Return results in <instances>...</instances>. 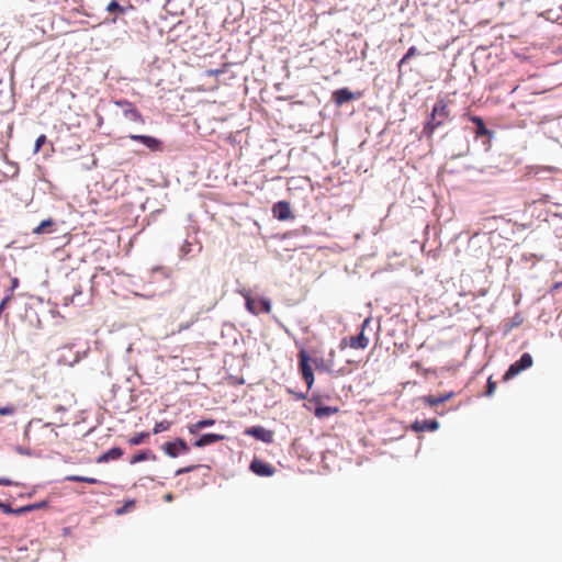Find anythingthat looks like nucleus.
<instances>
[{"instance_id":"36","label":"nucleus","mask_w":562,"mask_h":562,"mask_svg":"<svg viewBox=\"0 0 562 562\" xmlns=\"http://www.w3.org/2000/svg\"><path fill=\"white\" fill-rule=\"evenodd\" d=\"M201 465L200 464H193V465H188V467H184V468H180L176 471V475H181V474H186V473H189V472H192L194 471L195 469L200 468Z\"/></svg>"},{"instance_id":"42","label":"nucleus","mask_w":562,"mask_h":562,"mask_svg":"<svg viewBox=\"0 0 562 562\" xmlns=\"http://www.w3.org/2000/svg\"><path fill=\"white\" fill-rule=\"evenodd\" d=\"M296 397H297L299 400H304V398L306 397V395H305V394H303V393H301V394H297V395H296Z\"/></svg>"},{"instance_id":"47","label":"nucleus","mask_w":562,"mask_h":562,"mask_svg":"<svg viewBox=\"0 0 562 562\" xmlns=\"http://www.w3.org/2000/svg\"><path fill=\"white\" fill-rule=\"evenodd\" d=\"M142 296H144V297H146V299H150V297H153V295H144V294H142Z\"/></svg>"},{"instance_id":"26","label":"nucleus","mask_w":562,"mask_h":562,"mask_svg":"<svg viewBox=\"0 0 562 562\" xmlns=\"http://www.w3.org/2000/svg\"><path fill=\"white\" fill-rule=\"evenodd\" d=\"M66 480L69 482H83L88 484H97L99 481L94 477L81 476V475H68Z\"/></svg>"},{"instance_id":"40","label":"nucleus","mask_w":562,"mask_h":562,"mask_svg":"<svg viewBox=\"0 0 562 562\" xmlns=\"http://www.w3.org/2000/svg\"><path fill=\"white\" fill-rule=\"evenodd\" d=\"M453 396V393L452 392H449V393H446L443 395H440L441 400H442V403L449 401L451 397Z\"/></svg>"},{"instance_id":"25","label":"nucleus","mask_w":562,"mask_h":562,"mask_svg":"<svg viewBox=\"0 0 562 562\" xmlns=\"http://www.w3.org/2000/svg\"><path fill=\"white\" fill-rule=\"evenodd\" d=\"M127 9L128 8L121 5L116 0H112L106 7L108 12L116 14H125Z\"/></svg>"},{"instance_id":"20","label":"nucleus","mask_w":562,"mask_h":562,"mask_svg":"<svg viewBox=\"0 0 562 562\" xmlns=\"http://www.w3.org/2000/svg\"><path fill=\"white\" fill-rule=\"evenodd\" d=\"M153 278L155 279H170L173 278V270L168 267H156L151 269Z\"/></svg>"},{"instance_id":"37","label":"nucleus","mask_w":562,"mask_h":562,"mask_svg":"<svg viewBox=\"0 0 562 562\" xmlns=\"http://www.w3.org/2000/svg\"><path fill=\"white\" fill-rule=\"evenodd\" d=\"M46 136L43 134V135H40L36 140H35V145H34V153H37L40 151V149L42 148V146L46 143Z\"/></svg>"},{"instance_id":"4","label":"nucleus","mask_w":562,"mask_h":562,"mask_svg":"<svg viewBox=\"0 0 562 562\" xmlns=\"http://www.w3.org/2000/svg\"><path fill=\"white\" fill-rule=\"evenodd\" d=\"M533 363V359L530 353L525 352L521 355L520 359L512 363L508 370L503 375V381H509L521 371L529 369Z\"/></svg>"},{"instance_id":"19","label":"nucleus","mask_w":562,"mask_h":562,"mask_svg":"<svg viewBox=\"0 0 562 562\" xmlns=\"http://www.w3.org/2000/svg\"><path fill=\"white\" fill-rule=\"evenodd\" d=\"M214 424H215V420L212 419V418L201 419V420L196 422L195 424H190L188 426V430H189L190 434L195 435L201 429H203L205 427H211Z\"/></svg>"},{"instance_id":"24","label":"nucleus","mask_w":562,"mask_h":562,"mask_svg":"<svg viewBox=\"0 0 562 562\" xmlns=\"http://www.w3.org/2000/svg\"><path fill=\"white\" fill-rule=\"evenodd\" d=\"M150 459L151 460L156 459L155 454H153L151 451H149V450L140 451L132 457L131 463L135 464V463L142 462L145 460H150Z\"/></svg>"},{"instance_id":"28","label":"nucleus","mask_w":562,"mask_h":562,"mask_svg":"<svg viewBox=\"0 0 562 562\" xmlns=\"http://www.w3.org/2000/svg\"><path fill=\"white\" fill-rule=\"evenodd\" d=\"M193 252V245L189 240H186L184 244L181 246L179 256L181 258H187Z\"/></svg>"},{"instance_id":"46","label":"nucleus","mask_w":562,"mask_h":562,"mask_svg":"<svg viewBox=\"0 0 562 562\" xmlns=\"http://www.w3.org/2000/svg\"><path fill=\"white\" fill-rule=\"evenodd\" d=\"M559 285H562V283H555L554 288L553 289H558Z\"/></svg>"},{"instance_id":"45","label":"nucleus","mask_w":562,"mask_h":562,"mask_svg":"<svg viewBox=\"0 0 562 562\" xmlns=\"http://www.w3.org/2000/svg\"><path fill=\"white\" fill-rule=\"evenodd\" d=\"M117 514H123L124 513V509H117L116 510Z\"/></svg>"},{"instance_id":"49","label":"nucleus","mask_w":562,"mask_h":562,"mask_svg":"<svg viewBox=\"0 0 562 562\" xmlns=\"http://www.w3.org/2000/svg\"><path fill=\"white\" fill-rule=\"evenodd\" d=\"M201 249H202V247H201V246H198V247H196V251H198V252H200V251H201Z\"/></svg>"},{"instance_id":"5","label":"nucleus","mask_w":562,"mask_h":562,"mask_svg":"<svg viewBox=\"0 0 562 562\" xmlns=\"http://www.w3.org/2000/svg\"><path fill=\"white\" fill-rule=\"evenodd\" d=\"M115 105L119 106L122 111V115L135 123L144 124L145 121L143 119V115L140 112L128 101L126 100H120L115 102Z\"/></svg>"},{"instance_id":"38","label":"nucleus","mask_w":562,"mask_h":562,"mask_svg":"<svg viewBox=\"0 0 562 562\" xmlns=\"http://www.w3.org/2000/svg\"><path fill=\"white\" fill-rule=\"evenodd\" d=\"M313 362L317 370H323V371H327V372L331 371V367L326 364L323 360H321V361L314 360Z\"/></svg>"},{"instance_id":"23","label":"nucleus","mask_w":562,"mask_h":562,"mask_svg":"<svg viewBox=\"0 0 562 562\" xmlns=\"http://www.w3.org/2000/svg\"><path fill=\"white\" fill-rule=\"evenodd\" d=\"M522 323H524V317L521 316V314L517 313L512 318L506 321L505 331L508 333L512 329H514L515 327L520 326Z\"/></svg>"},{"instance_id":"6","label":"nucleus","mask_w":562,"mask_h":562,"mask_svg":"<svg viewBox=\"0 0 562 562\" xmlns=\"http://www.w3.org/2000/svg\"><path fill=\"white\" fill-rule=\"evenodd\" d=\"M162 450L168 457L177 458L181 453L189 452L190 448L183 439L178 438L175 441L166 442Z\"/></svg>"},{"instance_id":"32","label":"nucleus","mask_w":562,"mask_h":562,"mask_svg":"<svg viewBox=\"0 0 562 562\" xmlns=\"http://www.w3.org/2000/svg\"><path fill=\"white\" fill-rule=\"evenodd\" d=\"M16 413V407L13 404L0 407V416H12Z\"/></svg>"},{"instance_id":"16","label":"nucleus","mask_w":562,"mask_h":562,"mask_svg":"<svg viewBox=\"0 0 562 562\" xmlns=\"http://www.w3.org/2000/svg\"><path fill=\"white\" fill-rule=\"evenodd\" d=\"M225 439L224 435L220 434H204L198 440L193 442V446L196 448H202L205 446H210L212 443L223 441Z\"/></svg>"},{"instance_id":"22","label":"nucleus","mask_w":562,"mask_h":562,"mask_svg":"<svg viewBox=\"0 0 562 562\" xmlns=\"http://www.w3.org/2000/svg\"><path fill=\"white\" fill-rule=\"evenodd\" d=\"M419 54H420L419 50L415 46H411L407 49L406 54L398 61V64H397L398 70L402 71L403 66L406 65L411 60V58H413L414 56H417Z\"/></svg>"},{"instance_id":"18","label":"nucleus","mask_w":562,"mask_h":562,"mask_svg":"<svg viewBox=\"0 0 562 562\" xmlns=\"http://www.w3.org/2000/svg\"><path fill=\"white\" fill-rule=\"evenodd\" d=\"M123 456V450L120 447H113L106 452L102 453L98 459V463H105L111 460H117Z\"/></svg>"},{"instance_id":"9","label":"nucleus","mask_w":562,"mask_h":562,"mask_svg":"<svg viewBox=\"0 0 562 562\" xmlns=\"http://www.w3.org/2000/svg\"><path fill=\"white\" fill-rule=\"evenodd\" d=\"M272 214L279 221H288L294 217L290 203L284 200L273 204Z\"/></svg>"},{"instance_id":"43","label":"nucleus","mask_w":562,"mask_h":562,"mask_svg":"<svg viewBox=\"0 0 562 562\" xmlns=\"http://www.w3.org/2000/svg\"><path fill=\"white\" fill-rule=\"evenodd\" d=\"M165 499H166V501H171V499H172V495H171V494H167V495L165 496Z\"/></svg>"},{"instance_id":"41","label":"nucleus","mask_w":562,"mask_h":562,"mask_svg":"<svg viewBox=\"0 0 562 562\" xmlns=\"http://www.w3.org/2000/svg\"><path fill=\"white\" fill-rule=\"evenodd\" d=\"M192 323H193V322H191V323H187V324H181V325L179 326L178 331L180 333V331H182V330H184V329H188V328L191 326V324H192Z\"/></svg>"},{"instance_id":"17","label":"nucleus","mask_w":562,"mask_h":562,"mask_svg":"<svg viewBox=\"0 0 562 562\" xmlns=\"http://www.w3.org/2000/svg\"><path fill=\"white\" fill-rule=\"evenodd\" d=\"M471 122L475 125V135L476 137H484L486 136L488 139L493 136L492 131H490L480 116H471Z\"/></svg>"},{"instance_id":"7","label":"nucleus","mask_w":562,"mask_h":562,"mask_svg":"<svg viewBox=\"0 0 562 562\" xmlns=\"http://www.w3.org/2000/svg\"><path fill=\"white\" fill-rule=\"evenodd\" d=\"M300 359V370L302 372V376L307 384V387L311 389L314 383V374L312 367L310 366V357L305 350H301L299 353Z\"/></svg>"},{"instance_id":"48","label":"nucleus","mask_w":562,"mask_h":562,"mask_svg":"<svg viewBox=\"0 0 562 562\" xmlns=\"http://www.w3.org/2000/svg\"><path fill=\"white\" fill-rule=\"evenodd\" d=\"M549 14H550V11H549V12H547V20H550V19H551V16H550Z\"/></svg>"},{"instance_id":"33","label":"nucleus","mask_w":562,"mask_h":562,"mask_svg":"<svg viewBox=\"0 0 562 562\" xmlns=\"http://www.w3.org/2000/svg\"><path fill=\"white\" fill-rule=\"evenodd\" d=\"M496 386H497L496 382L493 380L492 376H490L487 379V385H486L485 395L486 396H492L495 393Z\"/></svg>"},{"instance_id":"21","label":"nucleus","mask_w":562,"mask_h":562,"mask_svg":"<svg viewBox=\"0 0 562 562\" xmlns=\"http://www.w3.org/2000/svg\"><path fill=\"white\" fill-rule=\"evenodd\" d=\"M338 407H331V406H317L315 408V416L318 417V418H325V417H329L336 413H338Z\"/></svg>"},{"instance_id":"30","label":"nucleus","mask_w":562,"mask_h":562,"mask_svg":"<svg viewBox=\"0 0 562 562\" xmlns=\"http://www.w3.org/2000/svg\"><path fill=\"white\" fill-rule=\"evenodd\" d=\"M45 506H46V502H40V503H35V504H31V505H26V506L20 507V508H18V512H24V514H25V513H29V512H33V510L43 508Z\"/></svg>"},{"instance_id":"44","label":"nucleus","mask_w":562,"mask_h":562,"mask_svg":"<svg viewBox=\"0 0 562 562\" xmlns=\"http://www.w3.org/2000/svg\"><path fill=\"white\" fill-rule=\"evenodd\" d=\"M49 430H50V432H53V435H54L55 437H57V432H56V431H54V429H50V428H49Z\"/></svg>"},{"instance_id":"10","label":"nucleus","mask_w":562,"mask_h":562,"mask_svg":"<svg viewBox=\"0 0 562 562\" xmlns=\"http://www.w3.org/2000/svg\"><path fill=\"white\" fill-rule=\"evenodd\" d=\"M245 434L265 443H271L273 441V432L261 426L249 427L245 430Z\"/></svg>"},{"instance_id":"35","label":"nucleus","mask_w":562,"mask_h":562,"mask_svg":"<svg viewBox=\"0 0 562 562\" xmlns=\"http://www.w3.org/2000/svg\"><path fill=\"white\" fill-rule=\"evenodd\" d=\"M16 285H18V283H12V286L10 288V293L2 299V301L0 303V313L4 310L7 304L10 302L11 295H12V293H13V291H14Z\"/></svg>"},{"instance_id":"13","label":"nucleus","mask_w":562,"mask_h":562,"mask_svg":"<svg viewBox=\"0 0 562 562\" xmlns=\"http://www.w3.org/2000/svg\"><path fill=\"white\" fill-rule=\"evenodd\" d=\"M32 232L35 235L53 234L57 232V222L52 217H48L34 227Z\"/></svg>"},{"instance_id":"11","label":"nucleus","mask_w":562,"mask_h":562,"mask_svg":"<svg viewBox=\"0 0 562 562\" xmlns=\"http://www.w3.org/2000/svg\"><path fill=\"white\" fill-rule=\"evenodd\" d=\"M370 323V318H366L361 326V333L357 336H351L348 346L352 349H366L369 345V338L364 335L363 330Z\"/></svg>"},{"instance_id":"2","label":"nucleus","mask_w":562,"mask_h":562,"mask_svg":"<svg viewBox=\"0 0 562 562\" xmlns=\"http://www.w3.org/2000/svg\"><path fill=\"white\" fill-rule=\"evenodd\" d=\"M510 259L507 257H494L486 262V268L482 271L485 279H506L508 276V266Z\"/></svg>"},{"instance_id":"1","label":"nucleus","mask_w":562,"mask_h":562,"mask_svg":"<svg viewBox=\"0 0 562 562\" xmlns=\"http://www.w3.org/2000/svg\"><path fill=\"white\" fill-rule=\"evenodd\" d=\"M450 110L443 99H439L432 106L431 112L423 127V134L430 138L434 132L450 121Z\"/></svg>"},{"instance_id":"14","label":"nucleus","mask_w":562,"mask_h":562,"mask_svg":"<svg viewBox=\"0 0 562 562\" xmlns=\"http://www.w3.org/2000/svg\"><path fill=\"white\" fill-rule=\"evenodd\" d=\"M357 94L351 92L348 88H340L333 93V99L337 105H342L356 99Z\"/></svg>"},{"instance_id":"39","label":"nucleus","mask_w":562,"mask_h":562,"mask_svg":"<svg viewBox=\"0 0 562 562\" xmlns=\"http://www.w3.org/2000/svg\"><path fill=\"white\" fill-rule=\"evenodd\" d=\"M13 482L10 480V479H7V477H0V485H3V486H10L12 485Z\"/></svg>"},{"instance_id":"12","label":"nucleus","mask_w":562,"mask_h":562,"mask_svg":"<svg viewBox=\"0 0 562 562\" xmlns=\"http://www.w3.org/2000/svg\"><path fill=\"white\" fill-rule=\"evenodd\" d=\"M250 470L259 476H271L276 471L272 465L259 459L252 460L250 463Z\"/></svg>"},{"instance_id":"27","label":"nucleus","mask_w":562,"mask_h":562,"mask_svg":"<svg viewBox=\"0 0 562 562\" xmlns=\"http://www.w3.org/2000/svg\"><path fill=\"white\" fill-rule=\"evenodd\" d=\"M149 437L148 432H138L128 439L131 446H138L143 443Z\"/></svg>"},{"instance_id":"15","label":"nucleus","mask_w":562,"mask_h":562,"mask_svg":"<svg viewBox=\"0 0 562 562\" xmlns=\"http://www.w3.org/2000/svg\"><path fill=\"white\" fill-rule=\"evenodd\" d=\"M439 428V423L436 419H429V420H415L412 424V429L416 432L422 431H435Z\"/></svg>"},{"instance_id":"8","label":"nucleus","mask_w":562,"mask_h":562,"mask_svg":"<svg viewBox=\"0 0 562 562\" xmlns=\"http://www.w3.org/2000/svg\"><path fill=\"white\" fill-rule=\"evenodd\" d=\"M128 138L142 143L146 148L151 151H161L164 148L162 142L154 136L131 134Z\"/></svg>"},{"instance_id":"29","label":"nucleus","mask_w":562,"mask_h":562,"mask_svg":"<svg viewBox=\"0 0 562 562\" xmlns=\"http://www.w3.org/2000/svg\"><path fill=\"white\" fill-rule=\"evenodd\" d=\"M171 427V422L169 420H161L159 423H156L154 429H153V432L156 435V434H159V432H162V431H167L169 430V428Z\"/></svg>"},{"instance_id":"3","label":"nucleus","mask_w":562,"mask_h":562,"mask_svg":"<svg viewBox=\"0 0 562 562\" xmlns=\"http://www.w3.org/2000/svg\"><path fill=\"white\" fill-rule=\"evenodd\" d=\"M240 293L245 299L246 308L249 313L254 315H259L260 313H270L271 302L269 299L259 295H252L248 291H240Z\"/></svg>"},{"instance_id":"31","label":"nucleus","mask_w":562,"mask_h":562,"mask_svg":"<svg viewBox=\"0 0 562 562\" xmlns=\"http://www.w3.org/2000/svg\"><path fill=\"white\" fill-rule=\"evenodd\" d=\"M423 402L431 407L442 404V400H441L440 395L439 396H434V395L424 396Z\"/></svg>"},{"instance_id":"34","label":"nucleus","mask_w":562,"mask_h":562,"mask_svg":"<svg viewBox=\"0 0 562 562\" xmlns=\"http://www.w3.org/2000/svg\"><path fill=\"white\" fill-rule=\"evenodd\" d=\"M0 509L5 514H13V515H21L24 514V512H18V508H12L9 504L0 502Z\"/></svg>"}]
</instances>
